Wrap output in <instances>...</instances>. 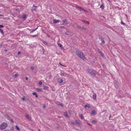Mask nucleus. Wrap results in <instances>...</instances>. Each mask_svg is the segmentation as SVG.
<instances>
[{
	"instance_id": "nucleus-42",
	"label": "nucleus",
	"mask_w": 131,
	"mask_h": 131,
	"mask_svg": "<svg viewBox=\"0 0 131 131\" xmlns=\"http://www.w3.org/2000/svg\"><path fill=\"white\" fill-rule=\"evenodd\" d=\"M70 123H71V124H72L73 125H75L74 123L73 122H71Z\"/></svg>"
},
{
	"instance_id": "nucleus-33",
	"label": "nucleus",
	"mask_w": 131,
	"mask_h": 131,
	"mask_svg": "<svg viewBox=\"0 0 131 131\" xmlns=\"http://www.w3.org/2000/svg\"><path fill=\"white\" fill-rule=\"evenodd\" d=\"M69 34V32H65V34L67 35H68Z\"/></svg>"
},
{
	"instance_id": "nucleus-5",
	"label": "nucleus",
	"mask_w": 131,
	"mask_h": 131,
	"mask_svg": "<svg viewBox=\"0 0 131 131\" xmlns=\"http://www.w3.org/2000/svg\"><path fill=\"white\" fill-rule=\"evenodd\" d=\"M75 7L76 8H78L81 10H83L85 12H87V11L84 8H82L81 7H80L78 5H76Z\"/></svg>"
},
{
	"instance_id": "nucleus-22",
	"label": "nucleus",
	"mask_w": 131,
	"mask_h": 131,
	"mask_svg": "<svg viewBox=\"0 0 131 131\" xmlns=\"http://www.w3.org/2000/svg\"><path fill=\"white\" fill-rule=\"evenodd\" d=\"M18 74H14L13 75V76H14V78H16V77H18Z\"/></svg>"
},
{
	"instance_id": "nucleus-52",
	"label": "nucleus",
	"mask_w": 131,
	"mask_h": 131,
	"mask_svg": "<svg viewBox=\"0 0 131 131\" xmlns=\"http://www.w3.org/2000/svg\"><path fill=\"white\" fill-rule=\"evenodd\" d=\"M0 16H3L2 15V14H0Z\"/></svg>"
},
{
	"instance_id": "nucleus-7",
	"label": "nucleus",
	"mask_w": 131,
	"mask_h": 131,
	"mask_svg": "<svg viewBox=\"0 0 131 131\" xmlns=\"http://www.w3.org/2000/svg\"><path fill=\"white\" fill-rule=\"evenodd\" d=\"M96 95L95 93H94L93 95L92 98L95 101L96 100Z\"/></svg>"
},
{
	"instance_id": "nucleus-26",
	"label": "nucleus",
	"mask_w": 131,
	"mask_h": 131,
	"mask_svg": "<svg viewBox=\"0 0 131 131\" xmlns=\"http://www.w3.org/2000/svg\"><path fill=\"white\" fill-rule=\"evenodd\" d=\"M64 115L67 117H68V115L67 114V112H65L64 113Z\"/></svg>"
},
{
	"instance_id": "nucleus-28",
	"label": "nucleus",
	"mask_w": 131,
	"mask_h": 131,
	"mask_svg": "<svg viewBox=\"0 0 131 131\" xmlns=\"http://www.w3.org/2000/svg\"><path fill=\"white\" fill-rule=\"evenodd\" d=\"M0 32H1L2 34H3V31L2 29H0Z\"/></svg>"
},
{
	"instance_id": "nucleus-23",
	"label": "nucleus",
	"mask_w": 131,
	"mask_h": 131,
	"mask_svg": "<svg viewBox=\"0 0 131 131\" xmlns=\"http://www.w3.org/2000/svg\"><path fill=\"white\" fill-rule=\"evenodd\" d=\"M75 122H76V123L77 125H80V123L79 122L77 121V120H75Z\"/></svg>"
},
{
	"instance_id": "nucleus-27",
	"label": "nucleus",
	"mask_w": 131,
	"mask_h": 131,
	"mask_svg": "<svg viewBox=\"0 0 131 131\" xmlns=\"http://www.w3.org/2000/svg\"><path fill=\"white\" fill-rule=\"evenodd\" d=\"M60 75L62 76H64V73L63 72H61L60 73Z\"/></svg>"
},
{
	"instance_id": "nucleus-8",
	"label": "nucleus",
	"mask_w": 131,
	"mask_h": 131,
	"mask_svg": "<svg viewBox=\"0 0 131 131\" xmlns=\"http://www.w3.org/2000/svg\"><path fill=\"white\" fill-rule=\"evenodd\" d=\"M56 104L62 107H63V105L60 102H56Z\"/></svg>"
},
{
	"instance_id": "nucleus-47",
	"label": "nucleus",
	"mask_w": 131,
	"mask_h": 131,
	"mask_svg": "<svg viewBox=\"0 0 131 131\" xmlns=\"http://www.w3.org/2000/svg\"><path fill=\"white\" fill-rule=\"evenodd\" d=\"M87 124H88V125H89V126H91V125L90 124V123H87Z\"/></svg>"
},
{
	"instance_id": "nucleus-6",
	"label": "nucleus",
	"mask_w": 131,
	"mask_h": 131,
	"mask_svg": "<svg viewBox=\"0 0 131 131\" xmlns=\"http://www.w3.org/2000/svg\"><path fill=\"white\" fill-rule=\"evenodd\" d=\"M97 51L100 54V55L102 57H103L104 56V54L103 53L102 51L99 49H98Z\"/></svg>"
},
{
	"instance_id": "nucleus-9",
	"label": "nucleus",
	"mask_w": 131,
	"mask_h": 131,
	"mask_svg": "<svg viewBox=\"0 0 131 131\" xmlns=\"http://www.w3.org/2000/svg\"><path fill=\"white\" fill-rule=\"evenodd\" d=\"M60 20H56L53 19V23L54 24H56L58 23L59 22Z\"/></svg>"
},
{
	"instance_id": "nucleus-11",
	"label": "nucleus",
	"mask_w": 131,
	"mask_h": 131,
	"mask_svg": "<svg viewBox=\"0 0 131 131\" xmlns=\"http://www.w3.org/2000/svg\"><path fill=\"white\" fill-rule=\"evenodd\" d=\"M63 24H68V22L67 21V20L66 19H64L63 20Z\"/></svg>"
},
{
	"instance_id": "nucleus-49",
	"label": "nucleus",
	"mask_w": 131,
	"mask_h": 131,
	"mask_svg": "<svg viewBox=\"0 0 131 131\" xmlns=\"http://www.w3.org/2000/svg\"><path fill=\"white\" fill-rule=\"evenodd\" d=\"M39 85H41V81H40L39 82Z\"/></svg>"
},
{
	"instance_id": "nucleus-34",
	"label": "nucleus",
	"mask_w": 131,
	"mask_h": 131,
	"mask_svg": "<svg viewBox=\"0 0 131 131\" xmlns=\"http://www.w3.org/2000/svg\"><path fill=\"white\" fill-rule=\"evenodd\" d=\"M79 20L83 22V23H84V21H85V20H83L82 19H79Z\"/></svg>"
},
{
	"instance_id": "nucleus-48",
	"label": "nucleus",
	"mask_w": 131,
	"mask_h": 131,
	"mask_svg": "<svg viewBox=\"0 0 131 131\" xmlns=\"http://www.w3.org/2000/svg\"><path fill=\"white\" fill-rule=\"evenodd\" d=\"M21 53V52H18V55H19V54H20Z\"/></svg>"
},
{
	"instance_id": "nucleus-1",
	"label": "nucleus",
	"mask_w": 131,
	"mask_h": 131,
	"mask_svg": "<svg viewBox=\"0 0 131 131\" xmlns=\"http://www.w3.org/2000/svg\"><path fill=\"white\" fill-rule=\"evenodd\" d=\"M76 52L78 56L81 59L83 60H84L85 59L84 55L82 52H79L78 50H77L76 51Z\"/></svg>"
},
{
	"instance_id": "nucleus-36",
	"label": "nucleus",
	"mask_w": 131,
	"mask_h": 131,
	"mask_svg": "<svg viewBox=\"0 0 131 131\" xmlns=\"http://www.w3.org/2000/svg\"><path fill=\"white\" fill-rule=\"evenodd\" d=\"M81 27H82L81 26H78V28H81Z\"/></svg>"
},
{
	"instance_id": "nucleus-40",
	"label": "nucleus",
	"mask_w": 131,
	"mask_h": 131,
	"mask_svg": "<svg viewBox=\"0 0 131 131\" xmlns=\"http://www.w3.org/2000/svg\"><path fill=\"white\" fill-rule=\"evenodd\" d=\"M96 122V121L95 120H93L92 121V123H94V122Z\"/></svg>"
},
{
	"instance_id": "nucleus-2",
	"label": "nucleus",
	"mask_w": 131,
	"mask_h": 131,
	"mask_svg": "<svg viewBox=\"0 0 131 131\" xmlns=\"http://www.w3.org/2000/svg\"><path fill=\"white\" fill-rule=\"evenodd\" d=\"M7 123L4 122L0 125V128L1 130H4L7 128Z\"/></svg>"
},
{
	"instance_id": "nucleus-37",
	"label": "nucleus",
	"mask_w": 131,
	"mask_h": 131,
	"mask_svg": "<svg viewBox=\"0 0 131 131\" xmlns=\"http://www.w3.org/2000/svg\"><path fill=\"white\" fill-rule=\"evenodd\" d=\"M60 27L61 28H64V27L63 26H61Z\"/></svg>"
},
{
	"instance_id": "nucleus-10",
	"label": "nucleus",
	"mask_w": 131,
	"mask_h": 131,
	"mask_svg": "<svg viewBox=\"0 0 131 131\" xmlns=\"http://www.w3.org/2000/svg\"><path fill=\"white\" fill-rule=\"evenodd\" d=\"M96 114V112L94 110H93L92 111L91 115L92 116H94Z\"/></svg>"
},
{
	"instance_id": "nucleus-31",
	"label": "nucleus",
	"mask_w": 131,
	"mask_h": 131,
	"mask_svg": "<svg viewBox=\"0 0 131 131\" xmlns=\"http://www.w3.org/2000/svg\"><path fill=\"white\" fill-rule=\"evenodd\" d=\"M115 84H116L117 86H118L119 84L118 82L117 81L115 82Z\"/></svg>"
},
{
	"instance_id": "nucleus-21",
	"label": "nucleus",
	"mask_w": 131,
	"mask_h": 131,
	"mask_svg": "<svg viewBox=\"0 0 131 131\" xmlns=\"http://www.w3.org/2000/svg\"><path fill=\"white\" fill-rule=\"evenodd\" d=\"M79 117H80V118L82 119H84V117L83 115L82 114L80 115Z\"/></svg>"
},
{
	"instance_id": "nucleus-15",
	"label": "nucleus",
	"mask_w": 131,
	"mask_h": 131,
	"mask_svg": "<svg viewBox=\"0 0 131 131\" xmlns=\"http://www.w3.org/2000/svg\"><path fill=\"white\" fill-rule=\"evenodd\" d=\"M32 95H35L36 97H38V95L36 92H33L32 93Z\"/></svg>"
},
{
	"instance_id": "nucleus-20",
	"label": "nucleus",
	"mask_w": 131,
	"mask_h": 131,
	"mask_svg": "<svg viewBox=\"0 0 131 131\" xmlns=\"http://www.w3.org/2000/svg\"><path fill=\"white\" fill-rule=\"evenodd\" d=\"M84 24L89 25V22L88 21L85 20L84 23Z\"/></svg>"
},
{
	"instance_id": "nucleus-14",
	"label": "nucleus",
	"mask_w": 131,
	"mask_h": 131,
	"mask_svg": "<svg viewBox=\"0 0 131 131\" xmlns=\"http://www.w3.org/2000/svg\"><path fill=\"white\" fill-rule=\"evenodd\" d=\"M104 4L102 3V5L100 6V8L102 9V10H103L104 8Z\"/></svg>"
},
{
	"instance_id": "nucleus-16",
	"label": "nucleus",
	"mask_w": 131,
	"mask_h": 131,
	"mask_svg": "<svg viewBox=\"0 0 131 131\" xmlns=\"http://www.w3.org/2000/svg\"><path fill=\"white\" fill-rule=\"evenodd\" d=\"M22 18L23 19H25L26 18V14H24L22 16Z\"/></svg>"
},
{
	"instance_id": "nucleus-45",
	"label": "nucleus",
	"mask_w": 131,
	"mask_h": 131,
	"mask_svg": "<svg viewBox=\"0 0 131 131\" xmlns=\"http://www.w3.org/2000/svg\"><path fill=\"white\" fill-rule=\"evenodd\" d=\"M43 108H44L45 107H46V106L45 104L43 105Z\"/></svg>"
},
{
	"instance_id": "nucleus-4",
	"label": "nucleus",
	"mask_w": 131,
	"mask_h": 131,
	"mask_svg": "<svg viewBox=\"0 0 131 131\" xmlns=\"http://www.w3.org/2000/svg\"><path fill=\"white\" fill-rule=\"evenodd\" d=\"M87 71L89 73H92L93 76H95V74L91 69L88 68L87 69Z\"/></svg>"
},
{
	"instance_id": "nucleus-54",
	"label": "nucleus",
	"mask_w": 131,
	"mask_h": 131,
	"mask_svg": "<svg viewBox=\"0 0 131 131\" xmlns=\"http://www.w3.org/2000/svg\"><path fill=\"white\" fill-rule=\"evenodd\" d=\"M59 117L60 118H61V117Z\"/></svg>"
},
{
	"instance_id": "nucleus-25",
	"label": "nucleus",
	"mask_w": 131,
	"mask_h": 131,
	"mask_svg": "<svg viewBox=\"0 0 131 131\" xmlns=\"http://www.w3.org/2000/svg\"><path fill=\"white\" fill-rule=\"evenodd\" d=\"M81 28L82 30H85L86 29V28H85L83 26Z\"/></svg>"
},
{
	"instance_id": "nucleus-24",
	"label": "nucleus",
	"mask_w": 131,
	"mask_h": 131,
	"mask_svg": "<svg viewBox=\"0 0 131 131\" xmlns=\"http://www.w3.org/2000/svg\"><path fill=\"white\" fill-rule=\"evenodd\" d=\"M15 126L16 127V128L19 131H20V130L19 128L18 127L17 125H16Z\"/></svg>"
},
{
	"instance_id": "nucleus-19",
	"label": "nucleus",
	"mask_w": 131,
	"mask_h": 131,
	"mask_svg": "<svg viewBox=\"0 0 131 131\" xmlns=\"http://www.w3.org/2000/svg\"><path fill=\"white\" fill-rule=\"evenodd\" d=\"M42 42H43V43L45 45H46V46H47L48 45V43H47V42L46 41H43Z\"/></svg>"
},
{
	"instance_id": "nucleus-30",
	"label": "nucleus",
	"mask_w": 131,
	"mask_h": 131,
	"mask_svg": "<svg viewBox=\"0 0 131 131\" xmlns=\"http://www.w3.org/2000/svg\"><path fill=\"white\" fill-rule=\"evenodd\" d=\"M36 30V29L32 30L30 32V33H31L33 32Z\"/></svg>"
},
{
	"instance_id": "nucleus-51",
	"label": "nucleus",
	"mask_w": 131,
	"mask_h": 131,
	"mask_svg": "<svg viewBox=\"0 0 131 131\" xmlns=\"http://www.w3.org/2000/svg\"><path fill=\"white\" fill-rule=\"evenodd\" d=\"M33 37H36V35H33L32 36Z\"/></svg>"
},
{
	"instance_id": "nucleus-12",
	"label": "nucleus",
	"mask_w": 131,
	"mask_h": 131,
	"mask_svg": "<svg viewBox=\"0 0 131 131\" xmlns=\"http://www.w3.org/2000/svg\"><path fill=\"white\" fill-rule=\"evenodd\" d=\"M26 118L29 120H31V117L30 116H29L28 115H26Z\"/></svg>"
},
{
	"instance_id": "nucleus-32",
	"label": "nucleus",
	"mask_w": 131,
	"mask_h": 131,
	"mask_svg": "<svg viewBox=\"0 0 131 131\" xmlns=\"http://www.w3.org/2000/svg\"><path fill=\"white\" fill-rule=\"evenodd\" d=\"M36 91L38 92H39L41 91V90L39 89H36Z\"/></svg>"
},
{
	"instance_id": "nucleus-35",
	"label": "nucleus",
	"mask_w": 131,
	"mask_h": 131,
	"mask_svg": "<svg viewBox=\"0 0 131 131\" xmlns=\"http://www.w3.org/2000/svg\"><path fill=\"white\" fill-rule=\"evenodd\" d=\"M59 64L61 66L64 67H66V66L62 64L60 62L59 63Z\"/></svg>"
},
{
	"instance_id": "nucleus-13",
	"label": "nucleus",
	"mask_w": 131,
	"mask_h": 131,
	"mask_svg": "<svg viewBox=\"0 0 131 131\" xmlns=\"http://www.w3.org/2000/svg\"><path fill=\"white\" fill-rule=\"evenodd\" d=\"M57 81L58 82H59L60 83H61L63 82V80L60 79H58Z\"/></svg>"
},
{
	"instance_id": "nucleus-44",
	"label": "nucleus",
	"mask_w": 131,
	"mask_h": 131,
	"mask_svg": "<svg viewBox=\"0 0 131 131\" xmlns=\"http://www.w3.org/2000/svg\"><path fill=\"white\" fill-rule=\"evenodd\" d=\"M25 79L26 80H28V78L27 77H25Z\"/></svg>"
},
{
	"instance_id": "nucleus-3",
	"label": "nucleus",
	"mask_w": 131,
	"mask_h": 131,
	"mask_svg": "<svg viewBox=\"0 0 131 131\" xmlns=\"http://www.w3.org/2000/svg\"><path fill=\"white\" fill-rule=\"evenodd\" d=\"M100 40L101 41V44H103L105 43V41L104 40V38L101 35H100L99 36Z\"/></svg>"
},
{
	"instance_id": "nucleus-53",
	"label": "nucleus",
	"mask_w": 131,
	"mask_h": 131,
	"mask_svg": "<svg viewBox=\"0 0 131 131\" xmlns=\"http://www.w3.org/2000/svg\"><path fill=\"white\" fill-rule=\"evenodd\" d=\"M39 131H40V129H39Z\"/></svg>"
},
{
	"instance_id": "nucleus-46",
	"label": "nucleus",
	"mask_w": 131,
	"mask_h": 131,
	"mask_svg": "<svg viewBox=\"0 0 131 131\" xmlns=\"http://www.w3.org/2000/svg\"><path fill=\"white\" fill-rule=\"evenodd\" d=\"M11 121L12 123H14V121L12 119H11Z\"/></svg>"
},
{
	"instance_id": "nucleus-38",
	"label": "nucleus",
	"mask_w": 131,
	"mask_h": 131,
	"mask_svg": "<svg viewBox=\"0 0 131 131\" xmlns=\"http://www.w3.org/2000/svg\"><path fill=\"white\" fill-rule=\"evenodd\" d=\"M4 27V26H3L2 25H0V28H2L3 27Z\"/></svg>"
},
{
	"instance_id": "nucleus-41",
	"label": "nucleus",
	"mask_w": 131,
	"mask_h": 131,
	"mask_svg": "<svg viewBox=\"0 0 131 131\" xmlns=\"http://www.w3.org/2000/svg\"><path fill=\"white\" fill-rule=\"evenodd\" d=\"M121 24H123V25H125V24L122 21H121Z\"/></svg>"
},
{
	"instance_id": "nucleus-17",
	"label": "nucleus",
	"mask_w": 131,
	"mask_h": 131,
	"mask_svg": "<svg viewBox=\"0 0 131 131\" xmlns=\"http://www.w3.org/2000/svg\"><path fill=\"white\" fill-rule=\"evenodd\" d=\"M84 106L86 108L87 107H88L89 108L90 107V106L89 105H88L87 104H85L84 105Z\"/></svg>"
},
{
	"instance_id": "nucleus-43",
	"label": "nucleus",
	"mask_w": 131,
	"mask_h": 131,
	"mask_svg": "<svg viewBox=\"0 0 131 131\" xmlns=\"http://www.w3.org/2000/svg\"><path fill=\"white\" fill-rule=\"evenodd\" d=\"M31 68L32 70H33L34 69V67H31Z\"/></svg>"
},
{
	"instance_id": "nucleus-29",
	"label": "nucleus",
	"mask_w": 131,
	"mask_h": 131,
	"mask_svg": "<svg viewBox=\"0 0 131 131\" xmlns=\"http://www.w3.org/2000/svg\"><path fill=\"white\" fill-rule=\"evenodd\" d=\"M48 88V87L47 86H46L45 87L43 88V89L44 90H46Z\"/></svg>"
},
{
	"instance_id": "nucleus-50",
	"label": "nucleus",
	"mask_w": 131,
	"mask_h": 131,
	"mask_svg": "<svg viewBox=\"0 0 131 131\" xmlns=\"http://www.w3.org/2000/svg\"><path fill=\"white\" fill-rule=\"evenodd\" d=\"M4 131H10V130H8V129H6V130H5Z\"/></svg>"
},
{
	"instance_id": "nucleus-39",
	"label": "nucleus",
	"mask_w": 131,
	"mask_h": 131,
	"mask_svg": "<svg viewBox=\"0 0 131 131\" xmlns=\"http://www.w3.org/2000/svg\"><path fill=\"white\" fill-rule=\"evenodd\" d=\"M22 100L23 101H24L25 100V97H23Z\"/></svg>"
},
{
	"instance_id": "nucleus-18",
	"label": "nucleus",
	"mask_w": 131,
	"mask_h": 131,
	"mask_svg": "<svg viewBox=\"0 0 131 131\" xmlns=\"http://www.w3.org/2000/svg\"><path fill=\"white\" fill-rule=\"evenodd\" d=\"M58 45L60 48H63V46L60 43H58Z\"/></svg>"
}]
</instances>
